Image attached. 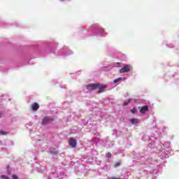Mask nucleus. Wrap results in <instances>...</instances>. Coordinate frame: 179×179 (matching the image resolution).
I'll return each instance as SVG.
<instances>
[{"mask_svg":"<svg viewBox=\"0 0 179 179\" xmlns=\"http://www.w3.org/2000/svg\"><path fill=\"white\" fill-rule=\"evenodd\" d=\"M131 71V66L129 64L125 65L124 67H122L120 71V73H125L127 72Z\"/></svg>","mask_w":179,"mask_h":179,"instance_id":"nucleus-1","label":"nucleus"},{"mask_svg":"<svg viewBox=\"0 0 179 179\" xmlns=\"http://www.w3.org/2000/svg\"><path fill=\"white\" fill-rule=\"evenodd\" d=\"M52 121H54V119L46 116L42 120V125H47V124H50V122H52Z\"/></svg>","mask_w":179,"mask_h":179,"instance_id":"nucleus-2","label":"nucleus"},{"mask_svg":"<svg viewBox=\"0 0 179 179\" xmlns=\"http://www.w3.org/2000/svg\"><path fill=\"white\" fill-rule=\"evenodd\" d=\"M86 87L87 90H95V89H97V87H99V84H88L86 85Z\"/></svg>","mask_w":179,"mask_h":179,"instance_id":"nucleus-3","label":"nucleus"},{"mask_svg":"<svg viewBox=\"0 0 179 179\" xmlns=\"http://www.w3.org/2000/svg\"><path fill=\"white\" fill-rule=\"evenodd\" d=\"M69 143L71 148H76V145H78V143L76 142V139L73 138H71L69 140Z\"/></svg>","mask_w":179,"mask_h":179,"instance_id":"nucleus-4","label":"nucleus"},{"mask_svg":"<svg viewBox=\"0 0 179 179\" xmlns=\"http://www.w3.org/2000/svg\"><path fill=\"white\" fill-rule=\"evenodd\" d=\"M39 108H40V105H38L37 102H35L31 106L32 111H37V110H38Z\"/></svg>","mask_w":179,"mask_h":179,"instance_id":"nucleus-5","label":"nucleus"},{"mask_svg":"<svg viewBox=\"0 0 179 179\" xmlns=\"http://www.w3.org/2000/svg\"><path fill=\"white\" fill-rule=\"evenodd\" d=\"M107 86L106 85H101L100 84H99V87H97V89H99L98 93H103V92H104V90L106 89Z\"/></svg>","mask_w":179,"mask_h":179,"instance_id":"nucleus-6","label":"nucleus"},{"mask_svg":"<svg viewBox=\"0 0 179 179\" xmlns=\"http://www.w3.org/2000/svg\"><path fill=\"white\" fill-rule=\"evenodd\" d=\"M148 110H149V107L148 106H143L140 109V113H141V114H145V113H146V111H148Z\"/></svg>","mask_w":179,"mask_h":179,"instance_id":"nucleus-7","label":"nucleus"},{"mask_svg":"<svg viewBox=\"0 0 179 179\" xmlns=\"http://www.w3.org/2000/svg\"><path fill=\"white\" fill-rule=\"evenodd\" d=\"M130 122L131 124H138V122H139V120L132 118V119H130Z\"/></svg>","mask_w":179,"mask_h":179,"instance_id":"nucleus-8","label":"nucleus"},{"mask_svg":"<svg viewBox=\"0 0 179 179\" xmlns=\"http://www.w3.org/2000/svg\"><path fill=\"white\" fill-rule=\"evenodd\" d=\"M9 134V132L8 131H1L0 130V136L2 135V136H5V135H8Z\"/></svg>","mask_w":179,"mask_h":179,"instance_id":"nucleus-9","label":"nucleus"},{"mask_svg":"<svg viewBox=\"0 0 179 179\" xmlns=\"http://www.w3.org/2000/svg\"><path fill=\"white\" fill-rule=\"evenodd\" d=\"M120 80H122V78H116L115 80H114L113 83H117L120 82Z\"/></svg>","mask_w":179,"mask_h":179,"instance_id":"nucleus-10","label":"nucleus"},{"mask_svg":"<svg viewBox=\"0 0 179 179\" xmlns=\"http://www.w3.org/2000/svg\"><path fill=\"white\" fill-rule=\"evenodd\" d=\"M121 165V162H115L113 164L114 167H118V166Z\"/></svg>","mask_w":179,"mask_h":179,"instance_id":"nucleus-11","label":"nucleus"},{"mask_svg":"<svg viewBox=\"0 0 179 179\" xmlns=\"http://www.w3.org/2000/svg\"><path fill=\"white\" fill-rule=\"evenodd\" d=\"M131 113H132V114H135V113H136V108H134L133 109H131Z\"/></svg>","mask_w":179,"mask_h":179,"instance_id":"nucleus-12","label":"nucleus"},{"mask_svg":"<svg viewBox=\"0 0 179 179\" xmlns=\"http://www.w3.org/2000/svg\"><path fill=\"white\" fill-rule=\"evenodd\" d=\"M106 156H107V157H108L110 159L111 157V152H108L106 154Z\"/></svg>","mask_w":179,"mask_h":179,"instance_id":"nucleus-13","label":"nucleus"},{"mask_svg":"<svg viewBox=\"0 0 179 179\" xmlns=\"http://www.w3.org/2000/svg\"><path fill=\"white\" fill-rule=\"evenodd\" d=\"M12 178L13 179H19V178H17V176H16V175H13Z\"/></svg>","mask_w":179,"mask_h":179,"instance_id":"nucleus-14","label":"nucleus"},{"mask_svg":"<svg viewBox=\"0 0 179 179\" xmlns=\"http://www.w3.org/2000/svg\"><path fill=\"white\" fill-rule=\"evenodd\" d=\"M131 102V101H125L124 103V106H128V104L129 103Z\"/></svg>","mask_w":179,"mask_h":179,"instance_id":"nucleus-15","label":"nucleus"},{"mask_svg":"<svg viewBox=\"0 0 179 179\" xmlns=\"http://www.w3.org/2000/svg\"><path fill=\"white\" fill-rule=\"evenodd\" d=\"M0 118H2V113H0Z\"/></svg>","mask_w":179,"mask_h":179,"instance_id":"nucleus-16","label":"nucleus"},{"mask_svg":"<svg viewBox=\"0 0 179 179\" xmlns=\"http://www.w3.org/2000/svg\"><path fill=\"white\" fill-rule=\"evenodd\" d=\"M60 1H64V0H60Z\"/></svg>","mask_w":179,"mask_h":179,"instance_id":"nucleus-17","label":"nucleus"}]
</instances>
